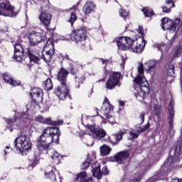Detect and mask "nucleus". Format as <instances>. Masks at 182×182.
Wrapping results in <instances>:
<instances>
[{
    "label": "nucleus",
    "instance_id": "57",
    "mask_svg": "<svg viewBox=\"0 0 182 182\" xmlns=\"http://www.w3.org/2000/svg\"><path fill=\"white\" fill-rule=\"evenodd\" d=\"M134 182L139 181V178H134Z\"/></svg>",
    "mask_w": 182,
    "mask_h": 182
},
{
    "label": "nucleus",
    "instance_id": "9",
    "mask_svg": "<svg viewBox=\"0 0 182 182\" xmlns=\"http://www.w3.org/2000/svg\"><path fill=\"white\" fill-rule=\"evenodd\" d=\"M38 1L41 5V12L39 19L44 26H48L50 24V21L52 20V15L48 10H45V5H48V0H38Z\"/></svg>",
    "mask_w": 182,
    "mask_h": 182
},
{
    "label": "nucleus",
    "instance_id": "22",
    "mask_svg": "<svg viewBox=\"0 0 182 182\" xmlns=\"http://www.w3.org/2000/svg\"><path fill=\"white\" fill-rule=\"evenodd\" d=\"M177 166V161H174L173 156H169L166 161L164 163V166L161 168H164V167H176Z\"/></svg>",
    "mask_w": 182,
    "mask_h": 182
},
{
    "label": "nucleus",
    "instance_id": "41",
    "mask_svg": "<svg viewBox=\"0 0 182 182\" xmlns=\"http://www.w3.org/2000/svg\"><path fill=\"white\" fill-rule=\"evenodd\" d=\"M181 19L180 18H176L173 21V24L172 26L175 27V31L176 29H177V28L178 27V25L181 22Z\"/></svg>",
    "mask_w": 182,
    "mask_h": 182
},
{
    "label": "nucleus",
    "instance_id": "5",
    "mask_svg": "<svg viewBox=\"0 0 182 182\" xmlns=\"http://www.w3.org/2000/svg\"><path fill=\"white\" fill-rule=\"evenodd\" d=\"M31 138L24 132H21L14 141V146L20 151H28L31 150Z\"/></svg>",
    "mask_w": 182,
    "mask_h": 182
},
{
    "label": "nucleus",
    "instance_id": "18",
    "mask_svg": "<svg viewBox=\"0 0 182 182\" xmlns=\"http://www.w3.org/2000/svg\"><path fill=\"white\" fill-rule=\"evenodd\" d=\"M129 156H130L129 152L121 151V152H119L117 155H115L114 160L115 161L119 163V164H122V162L124 161V160H126L129 157Z\"/></svg>",
    "mask_w": 182,
    "mask_h": 182
},
{
    "label": "nucleus",
    "instance_id": "53",
    "mask_svg": "<svg viewBox=\"0 0 182 182\" xmlns=\"http://www.w3.org/2000/svg\"><path fill=\"white\" fill-rule=\"evenodd\" d=\"M1 32H8V27L6 26V27L4 28V29H1Z\"/></svg>",
    "mask_w": 182,
    "mask_h": 182
},
{
    "label": "nucleus",
    "instance_id": "55",
    "mask_svg": "<svg viewBox=\"0 0 182 182\" xmlns=\"http://www.w3.org/2000/svg\"><path fill=\"white\" fill-rule=\"evenodd\" d=\"M119 105H120V106H124V102L120 101V102H119Z\"/></svg>",
    "mask_w": 182,
    "mask_h": 182
},
{
    "label": "nucleus",
    "instance_id": "14",
    "mask_svg": "<svg viewBox=\"0 0 182 182\" xmlns=\"http://www.w3.org/2000/svg\"><path fill=\"white\" fill-rule=\"evenodd\" d=\"M169 117H168V123L170 126L169 133L171 136L174 135V128H173V117H174V102L171 101L168 107Z\"/></svg>",
    "mask_w": 182,
    "mask_h": 182
},
{
    "label": "nucleus",
    "instance_id": "34",
    "mask_svg": "<svg viewBox=\"0 0 182 182\" xmlns=\"http://www.w3.org/2000/svg\"><path fill=\"white\" fill-rule=\"evenodd\" d=\"M175 159H177V161L182 159L181 146H177L175 149Z\"/></svg>",
    "mask_w": 182,
    "mask_h": 182
},
{
    "label": "nucleus",
    "instance_id": "11",
    "mask_svg": "<svg viewBox=\"0 0 182 182\" xmlns=\"http://www.w3.org/2000/svg\"><path fill=\"white\" fill-rule=\"evenodd\" d=\"M21 41L19 37H18L15 41H12V44L14 48V55L13 58L16 59L17 62L22 61V58H23V52H25V48L22 47V45H21Z\"/></svg>",
    "mask_w": 182,
    "mask_h": 182
},
{
    "label": "nucleus",
    "instance_id": "59",
    "mask_svg": "<svg viewBox=\"0 0 182 182\" xmlns=\"http://www.w3.org/2000/svg\"><path fill=\"white\" fill-rule=\"evenodd\" d=\"M107 102H109V100H107V98H106L105 100L104 101V103H106Z\"/></svg>",
    "mask_w": 182,
    "mask_h": 182
},
{
    "label": "nucleus",
    "instance_id": "40",
    "mask_svg": "<svg viewBox=\"0 0 182 182\" xmlns=\"http://www.w3.org/2000/svg\"><path fill=\"white\" fill-rule=\"evenodd\" d=\"M4 120H5L6 123L9 126H10V127L13 126V125H14V123H15V118H13V119H11V118H9V119L5 118Z\"/></svg>",
    "mask_w": 182,
    "mask_h": 182
},
{
    "label": "nucleus",
    "instance_id": "16",
    "mask_svg": "<svg viewBox=\"0 0 182 182\" xmlns=\"http://www.w3.org/2000/svg\"><path fill=\"white\" fill-rule=\"evenodd\" d=\"M149 127H150V123H148L143 128L139 129L136 132H134V131H130L129 134L131 136V138H129V140H134L135 139H137L139 137V134L146 132V130H149Z\"/></svg>",
    "mask_w": 182,
    "mask_h": 182
},
{
    "label": "nucleus",
    "instance_id": "56",
    "mask_svg": "<svg viewBox=\"0 0 182 182\" xmlns=\"http://www.w3.org/2000/svg\"><path fill=\"white\" fill-rule=\"evenodd\" d=\"M105 116H106V117H107V119H110V115L108 113H105Z\"/></svg>",
    "mask_w": 182,
    "mask_h": 182
},
{
    "label": "nucleus",
    "instance_id": "37",
    "mask_svg": "<svg viewBox=\"0 0 182 182\" xmlns=\"http://www.w3.org/2000/svg\"><path fill=\"white\" fill-rule=\"evenodd\" d=\"M168 75L171 77L174 76V65L173 64H171L168 66Z\"/></svg>",
    "mask_w": 182,
    "mask_h": 182
},
{
    "label": "nucleus",
    "instance_id": "8",
    "mask_svg": "<svg viewBox=\"0 0 182 182\" xmlns=\"http://www.w3.org/2000/svg\"><path fill=\"white\" fill-rule=\"evenodd\" d=\"M19 11L15 9V6L11 5L9 0H1L0 1V15L3 16H16Z\"/></svg>",
    "mask_w": 182,
    "mask_h": 182
},
{
    "label": "nucleus",
    "instance_id": "13",
    "mask_svg": "<svg viewBox=\"0 0 182 182\" xmlns=\"http://www.w3.org/2000/svg\"><path fill=\"white\" fill-rule=\"evenodd\" d=\"M34 122H38V123H43L44 124H50L51 126H60V124H63V121H52L50 118H45L41 116L36 117Z\"/></svg>",
    "mask_w": 182,
    "mask_h": 182
},
{
    "label": "nucleus",
    "instance_id": "35",
    "mask_svg": "<svg viewBox=\"0 0 182 182\" xmlns=\"http://www.w3.org/2000/svg\"><path fill=\"white\" fill-rule=\"evenodd\" d=\"M46 174L48 178L52 180L53 182H56V176L55 175V172H53V170H51L50 172H46Z\"/></svg>",
    "mask_w": 182,
    "mask_h": 182
},
{
    "label": "nucleus",
    "instance_id": "20",
    "mask_svg": "<svg viewBox=\"0 0 182 182\" xmlns=\"http://www.w3.org/2000/svg\"><path fill=\"white\" fill-rule=\"evenodd\" d=\"M95 9V4L92 1H87L84 6L83 11L85 15H89Z\"/></svg>",
    "mask_w": 182,
    "mask_h": 182
},
{
    "label": "nucleus",
    "instance_id": "10",
    "mask_svg": "<svg viewBox=\"0 0 182 182\" xmlns=\"http://www.w3.org/2000/svg\"><path fill=\"white\" fill-rule=\"evenodd\" d=\"M48 39L45 36H42V34L39 32L32 31L29 36V43L31 46H36L40 45L41 48L46 45V41Z\"/></svg>",
    "mask_w": 182,
    "mask_h": 182
},
{
    "label": "nucleus",
    "instance_id": "4",
    "mask_svg": "<svg viewBox=\"0 0 182 182\" xmlns=\"http://www.w3.org/2000/svg\"><path fill=\"white\" fill-rule=\"evenodd\" d=\"M117 45L121 50H127L132 48L135 53H141L144 50V46L132 40L129 37H119Z\"/></svg>",
    "mask_w": 182,
    "mask_h": 182
},
{
    "label": "nucleus",
    "instance_id": "6",
    "mask_svg": "<svg viewBox=\"0 0 182 182\" xmlns=\"http://www.w3.org/2000/svg\"><path fill=\"white\" fill-rule=\"evenodd\" d=\"M70 39L73 42H75L78 46H80L82 49L86 46V30L83 28H77L73 30L70 35Z\"/></svg>",
    "mask_w": 182,
    "mask_h": 182
},
{
    "label": "nucleus",
    "instance_id": "52",
    "mask_svg": "<svg viewBox=\"0 0 182 182\" xmlns=\"http://www.w3.org/2000/svg\"><path fill=\"white\" fill-rule=\"evenodd\" d=\"M100 60H102L103 65H105V63H106V62H109L108 60H104L103 58H100Z\"/></svg>",
    "mask_w": 182,
    "mask_h": 182
},
{
    "label": "nucleus",
    "instance_id": "21",
    "mask_svg": "<svg viewBox=\"0 0 182 182\" xmlns=\"http://www.w3.org/2000/svg\"><path fill=\"white\" fill-rule=\"evenodd\" d=\"M86 178V172H81L77 176L76 178V181L79 182H93V178H88L87 179Z\"/></svg>",
    "mask_w": 182,
    "mask_h": 182
},
{
    "label": "nucleus",
    "instance_id": "32",
    "mask_svg": "<svg viewBox=\"0 0 182 182\" xmlns=\"http://www.w3.org/2000/svg\"><path fill=\"white\" fill-rule=\"evenodd\" d=\"M36 164H38V156H34L33 159H30L29 165L27 168L28 170H32Z\"/></svg>",
    "mask_w": 182,
    "mask_h": 182
},
{
    "label": "nucleus",
    "instance_id": "48",
    "mask_svg": "<svg viewBox=\"0 0 182 182\" xmlns=\"http://www.w3.org/2000/svg\"><path fill=\"white\" fill-rule=\"evenodd\" d=\"M140 119H141V124H143V123L144 122V117L146 116V113H144V112H141L140 114Z\"/></svg>",
    "mask_w": 182,
    "mask_h": 182
},
{
    "label": "nucleus",
    "instance_id": "46",
    "mask_svg": "<svg viewBox=\"0 0 182 182\" xmlns=\"http://www.w3.org/2000/svg\"><path fill=\"white\" fill-rule=\"evenodd\" d=\"M102 175L103 174L104 176H107V174H109V169H107V166H105L104 168H102Z\"/></svg>",
    "mask_w": 182,
    "mask_h": 182
},
{
    "label": "nucleus",
    "instance_id": "24",
    "mask_svg": "<svg viewBox=\"0 0 182 182\" xmlns=\"http://www.w3.org/2000/svg\"><path fill=\"white\" fill-rule=\"evenodd\" d=\"M92 176L100 180L102 178V171H100V165H98L92 169Z\"/></svg>",
    "mask_w": 182,
    "mask_h": 182
},
{
    "label": "nucleus",
    "instance_id": "58",
    "mask_svg": "<svg viewBox=\"0 0 182 182\" xmlns=\"http://www.w3.org/2000/svg\"><path fill=\"white\" fill-rule=\"evenodd\" d=\"M105 75H109V71H107V70H105Z\"/></svg>",
    "mask_w": 182,
    "mask_h": 182
},
{
    "label": "nucleus",
    "instance_id": "28",
    "mask_svg": "<svg viewBox=\"0 0 182 182\" xmlns=\"http://www.w3.org/2000/svg\"><path fill=\"white\" fill-rule=\"evenodd\" d=\"M27 59H28L30 60V62H34V63H38L39 62V60H41V58L36 55H35V54H33L32 53H31V51L28 50V57H27Z\"/></svg>",
    "mask_w": 182,
    "mask_h": 182
},
{
    "label": "nucleus",
    "instance_id": "47",
    "mask_svg": "<svg viewBox=\"0 0 182 182\" xmlns=\"http://www.w3.org/2000/svg\"><path fill=\"white\" fill-rule=\"evenodd\" d=\"M171 21V20L167 17L161 19L162 25H166V23L170 22Z\"/></svg>",
    "mask_w": 182,
    "mask_h": 182
},
{
    "label": "nucleus",
    "instance_id": "60",
    "mask_svg": "<svg viewBox=\"0 0 182 182\" xmlns=\"http://www.w3.org/2000/svg\"><path fill=\"white\" fill-rule=\"evenodd\" d=\"M105 78H103V79H102V80H100L99 82H105Z\"/></svg>",
    "mask_w": 182,
    "mask_h": 182
},
{
    "label": "nucleus",
    "instance_id": "51",
    "mask_svg": "<svg viewBox=\"0 0 182 182\" xmlns=\"http://www.w3.org/2000/svg\"><path fill=\"white\" fill-rule=\"evenodd\" d=\"M63 58L65 59V60H70V58H69V55H68L63 56Z\"/></svg>",
    "mask_w": 182,
    "mask_h": 182
},
{
    "label": "nucleus",
    "instance_id": "38",
    "mask_svg": "<svg viewBox=\"0 0 182 182\" xmlns=\"http://www.w3.org/2000/svg\"><path fill=\"white\" fill-rule=\"evenodd\" d=\"M119 15L124 20H126V19H127V18H129V12L124 11V9H121L119 11Z\"/></svg>",
    "mask_w": 182,
    "mask_h": 182
},
{
    "label": "nucleus",
    "instance_id": "50",
    "mask_svg": "<svg viewBox=\"0 0 182 182\" xmlns=\"http://www.w3.org/2000/svg\"><path fill=\"white\" fill-rule=\"evenodd\" d=\"M182 52V48L181 47H178L177 49L176 53H175V55H180V53H181Z\"/></svg>",
    "mask_w": 182,
    "mask_h": 182
},
{
    "label": "nucleus",
    "instance_id": "62",
    "mask_svg": "<svg viewBox=\"0 0 182 182\" xmlns=\"http://www.w3.org/2000/svg\"><path fill=\"white\" fill-rule=\"evenodd\" d=\"M36 55H39V51H38L37 53H35Z\"/></svg>",
    "mask_w": 182,
    "mask_h": 182
},
{
    "label": "nucleus",
    "instance_id": "64",
    "mask_svg": "<svg viewBox=\"0 0 182 182\" xmlns=\"http://www.w3.org/2000/svg\"><path fill=\"white\" fill-rule=\"evenodd\" d=\"M13 131V129H10V132H12Z\"/></svg>",
    "mask_w": 182,
    "mask_h": 182
},
{
    "label": "nucleus",
    "instance_id": "12",
    "mask_svg": "<svg viewBox=\"0 0 182 182\" xmlns=\"http://www.w3.org/2000/svg\"><path fill=\"white\" fill-rule=\"evenodd\" d=\"M120 76H122V73L120 72L112 73L106 82L107 89L112 90V89H114L115 86L120 87Z\"/></svg>",
    "mask_w": 182,
    "mask_h": 182
},
{
    "label": "nucleus",
    "instance_id": "44",
    "mask_svg": "<svg viewBox=\"0 0 182 182\" xmlns=\"http://www.w3.org/2000/svg\"><path fill=\"white\" fill-rule=\"evenodd\" d=\"M166 5H168V7L169 8H174L176 6V4H174V2H173V0H166L165 1Z\"/></svg>",
    "mask_w": 182,
    "mask_h": 182
},
{
    "label": "nucleus",
    "instance_id": "49",
    "mask_svg": "<svg viewBox=\"0 0 182 182\" xmlns=\"http://www.w3.org/2000/svg\"><path fill=\"white\" fill-rule=\"evenodd\" d=\"M138 32H139V33H140V35L143 36V26H139Z\"/></svg>",
    "mask_w": 182,
    "mask_h": 182
},
{
    "label": "nucleus",
    "instance_id": "31",
    "mask_svg": "<svg viewBox=\"0 0 182 182\" xmlns=\"http://www.w3.org/2000/svg\"><path fill=\"white\" fill-rule=\"evenodd\" d=\"M123 134H124V132H120L114 136V139L116 140V141L112 142L113 146H116V144H117V143H119V141L123 139Z\"/></svg>",
    "mask_w": 182,
    "mask_h": 182
},
{
    "label": "nucleus",
    "instance_id": "26",
    "mask_svg": "<svg viewBox=\"0 0 182 182\" xmlns=\"http://www.w3.org/2000/svg\"><path fill=\"white\" fill-rule=\"evenodd\" d=\"M43 87L45 90L49 91L52 90L53 87V84H52V80L48 78L46 81L43 82Z\"/></svg>",
    "mask_w": 182,
    "mask_h": 182
},
{
    "label": "nucleus",
    "instance_id": "15",
    "mask_svg": "<svg viewBox=\"0 0 182 182\" xmlns=\"http://www.w3.org/2000/svg\"><path fill=\"white\" fill-rule=\"evenodd\" d=\"M30 96L33 99L32 103L38 105V102L42 98V90L38 87H33L31 90Z\"/></svg>",
    "mask_w": 182,
    "mask_h": 182
},
{
    "label": "nucleus",
    "instance_id": "63",
    "mask_svg": "<svg viewBox=\"0 0 182 182\" xmlns=\"http://www.w3.org/2000/svg\"><path fill=\"white\" fill-rule=\"evenodd\" d=\"M95 110H96L97 113H98V112H97V108H95Z\"/></svg>",
    "mask_w": 182,
    "mask_h": 182
},
{
    "label": "nucleus",
    "instance_id": "1",
    "mask_svg": "<svg viewBox=\"0 0 182 182\" xmlns=\"http://www.w3.org/2000/svg\"><path fill=\"white\" fill-rule=\"evenodd\" d=\"M60 130L56 127H48L43 130L37 140V150L42 154H49L53 160H58L60 155L53 149H49L53 143L59 144Z\"/></svg>",
    "mask_w": 182,
    "mask_h": 182
},
{
    "label": "nucleus",
    "instance_id": "30",
    "mask_svg": "<svg viewBox=\"0 0 182 182\" xmlns=\"http://www.w3.org/2000/svg\"><path fill=\"white\" fill-rule=\"evenodd\" d=\"M100 151L102 156H107V154H110L112 149L106 145H103L100 147Z\"/></svg>",
    "mask_w": 182,
    "mask_h": 182
},
{
    "label": "nucleus",
    "instance_id": "54",
    "mask_svg": "<svg viewBox=\"0 0 182 182\" xmlns=\"http://www.w3.org/2000/svg\"><path fill=\"white\" fill-rule=\"evenodd\" d=\"M171 182H182V180H180V179H173Z\"/></svg>",
    "mask_w": 182,
    "mask_h": 182
},
{
    "label": "nucleus",
    "instance_id": "42",
    "mask_svg": "<svg viewBox=\"0 0 182 182\" xmlns=\"http://www.w3.org/2000/svg\"><path fill=\"white\" fill-rule=\"evenodd\" d=\"M89 166H90V159L88 158L85 162L82 163V169L87 168Z\"/></svg>",
    "mask_w": 182,
    "mask_h": 182
},
{
    "label": "nucleus",
    "instance_id": "2",
    "mask_svg": "<svg viewBox=\"0 0 182 182\" xmlns=\"http://www.w3.org/2000/svg\"><path fill=\"white\" fill-rule=\"evenodd\" d=\"M138 72L139 74L134 79V89L137 92V94L135 95L136 97H146L150 89L149 88V82L144 77V65L143 63H139L138 66Z\"/></svg>",
    "mask_w": 182,
    "mask_h": 182
},
{
    "label": "nucleus",
    "instance_id": "29",
    "mask_svg": "<svg viewBox=\"0 0 182 182\" xmlns=\"http://www.w3.org/2000/svg\"><path fill=\"white\" fill-rule=\"evenodd\" d=\"M75 86L77 89H79L80 87V84L82 85L83 82L86 80V77L85 75H82V77H75Z\"/></svg>",
    "mask_w": 182,
    "mask_h": 182
},
{
    "label": "nucleus",
    "instance_id": "17",
    "mask_svg": "<svg viewBox=\"0 0 182 182\" xmlns=\"http://www.w3.org/2000/svg\"><path fill=\"white\" fill-rule=\"evenodd\" d=\"M160 63V60H149L146 61L144 64V69L146 72H151V70H154L156 66Z\"/></svg>",
    "mask_w": 182,
    "mask_h": 182
},
{
    "label": "nucleus",
    "instance_id": "33",
    "mask_svg": "<svg viewBox=\"0 0 182 182\" xmlns=\"http://www.w3.org/2000/svg\"><path fill=\"white\" fill-rule=\"evenodd\" d=\"M70 70L71 75H76L77 73V65L75 63H70Z\"/></svg>",
    "mask_w": 182,
    "mask_h": 182
},
{
    "label": "nucleus",
    "instance_id": "7",
    "mask_svg": "<svg viewBox=\"0 0 182 182\" xmlns=\"http://www.w3.org/2000/svg\"><path fill=\"white\" fill-rule=\"evenodd\" d=\"M43 48L41 54V59L46 62V63H49L53 59L55 55V44L52 42V40L48 39L46 41V45L41 47Z\"/></svg>",
    "mask_w": 182,
    "mask_h": 182
},
{
    "label": "nucleus",
    "instance_id": "61",
    "mask_svg": "<svg viewBox=\"0 0 182 182\" xmlns=\"http://www.w3.org/2000/svg\"><path fill=\"white\" fill-rule=\"evenodd\" d=\"M144 44L142 46L144 47V46L146 45V43H147V41H144Z\"/></svg>",
    "mask_w": 182,
    "mask_h": 182
},
{
    "label": "nucleus",
    "instance_id": "39",
    "mask_svg": "<svg viewBox=\"0 0 182 182\" xmlns=\"http://www.w3.org/2000/svg\"><path fill=\"white\" fill-rule=\"evenodd\" d=\"M96 130H97V129H96L93 125L87 126V132H91L92 136L95 135V133H96Z\"/></svg>",
    "mask_w": 182,
    "mask_h": 182
},
{
    "label": "nucleus",
    "instance_id": "27",
    "mask_svg": "<svg viewBox=\"0 0 182 182\" xmlns=\"http://www.w3.org/2000/svg\"><path fill=\"white\" fill-rule=\"evenodd\" d=\"M141 11L146 18H150V16H153L154 15L153 9L149 7H144L141 9Z\"/></svg>",
    "mask_w": 182,
    "mask_h": 182
},
{
    "label": "nucleus",
    "instance_id": "25",
    "mask_svg": "<svg viewBox=\"0 0 182 182\" xmlns=\"http://www.w3.org/2000/svg\"><path fill=\"white\" fill-rule=\"evenodd\" d=\"M161 28L164 29V31H173V32L176 31V28L173 26V20H171L170 21H168V23L161 25Z\"/></svg>",
    "mask_w": 182,
    "mask_h": 182
},
{
    "label": "nucleus",
    "instance_id": "3",
    "mask_svg": "<svg viewBox=\"0 0 182 182\" xmlns=\"http://www.w3.org/2000/svg\"><path fill=\"white\" fill-rule=\"evenodd\" d=\"M68 75H69V71L64 68H60L57 75V79L60 82V86L55 90L54 93L58 97L60 98L61 100H65V99L69 96V90L66 85Z\"/></svg>",
    "mask_w": 182,
    "mask_h": 182
},
{
    "label": "nucleus",
    "instance_id": "19",
    "mask_svg": "<svg viewBox=\"0 0 182 182\" xmlns=\"http://www.w3.org/2000/svg\"><path fill=\"white\" fill-rule=\"evenodd\" d=\"M3 79L6 82V83H8L9 85H11V86H19L21 85V81H16L14 80V78H12V76L9 74H4L3 75Z\"/></svg>",
    "mask_w": 182,
    "mask_h": 182
},
{
    "label": "nucleus",
    "instance_id": "45",
    "mask_svg": "<svg viewBox=\"0 0 182 182\" xmlns=\"http://www.w3.org/2000/svg\"><path fill=\"white\" fill-rule=\"evenodd\" d=\"M154 112L156 116H159L161 113V108L159 105H156Z\"/></svg>",
    "mask_w": 182,
    "mask_h": 182
},
{
    "label": "nucleus",
    "instance_id": "43",
    "mask_svg": "<svg viewBox=\"0 0 182 182\" xmlns=\"http://www.w3.org/2000/svg\"><path fill=\"white\" fill-rule=\"evenodd\" d=\"M162 12L164 14H170L171 12V7H168L167 6H162Z\"/></svg>",
    "mask_w": 182,
    "mask_h": 182
},
{
    "label": "nucleus",
    "instance_id": "36",
    "mask_svg": "<svg viewBox=\"0 0 182 182\" xmlns=\"http://www.w3.org/2000/svg\"><path fill=\"white\" fill-rule=\"evenodd\" d=\"M77 19V16L75 13H71L70 19L68 20V22L71 24L72 26H73V23H75V21H76Z\"/></svg>",
    "mask_w": 182,
    "mask_h": 182
},
{
    "label": "nucleus",
    "instance_id": "23",
    "mask_svg": "<svg viewBox=\"0 0 182 182\" xmlns=\"http://www.w3.org/2000/svg\"><path fill=\"white\" fill-rule=\"evenodd\" d=\"M106 136V132L100 128H97V130L95 131V133L92 136L94 139H97L98 140L100 139H103Z\"/></svg>",
    "mask_w": 182,
    "mask_h": 182
}]
</instances>
